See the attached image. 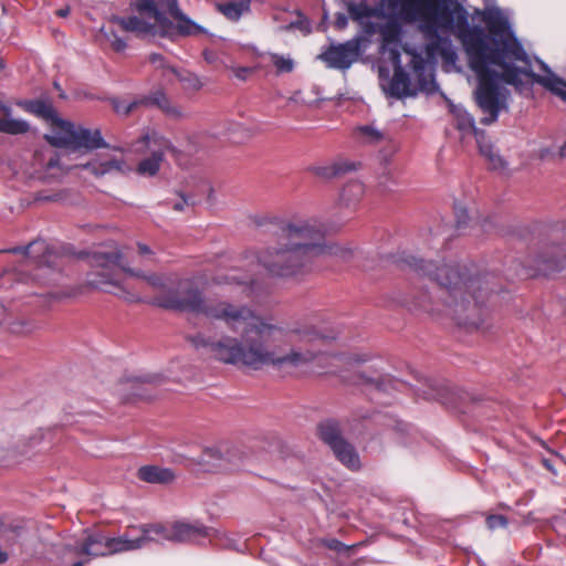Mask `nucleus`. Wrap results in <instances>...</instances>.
<instances>
[{"instance_id": "f257e3e1", "label": "nucleus", "mask_w": 566, "mask_h": 566, "mask_svg": "<svg viewBox=\"0 0 566 566\" xmlns=\"http://www.w3.org/2000/svg\"><path fill=\"white\" fill-rule=\"evenodd\" d=\"M382 4L399 10L411 20L422 23L423 32L431 38L439 33L455 34L475 72L479 85L475 101L485 114L481 123L496 122L506 106L507 91L501 82L516 84L521 75L533 80L526 52L514 36L510 23L499 9H486L481 18L490 35L480 27L468 25V13L457 0H380Z\"/></svg>"}, {"instance_id": "f03ea898", "label": "nucleus", "mask_w": 566, "mask_h": 566, "mask_svg": "<svg viewBox=\"0 0 566 566\" xmlns=\"http://www.w3.org/2000/svg\"><path fill=\"white\" fill-rule=\"evenodd\" d=\"M203 315L223 322L230 329L241 328L240 338L222 336L212 340L198 334L191 338L192 345L207 349L222 364L252 370L308 365L318 357L322 345L336 338V334L305 321H279L224 300L210 301Z\"/></svg>"}, {"instance_id": "7ed1b4c3", "label": "nucleus", "mask_w": 566, "mask_h": 566, "mask_svg": "<svg viewBox=\"0 0 566 566\" xmlns=\"http://www.w3.org/2000/svg\"><path fill=\"white\" fill-rule=\"evenodd\" d=\"M1 252L21 255V263L2 274V281L13 282L21 293L40 295L48 308L63 303L71 296L69 276L62 260L67 256V244L59 240L38 238L25 245L4 249Z\"/></svg>"}, {"instance_id": "20e7f679", "label": "nucleus", "mask_w": 566, "mask_h": 566, "mask_svg": "<svg viewBox=\"0 0 566 566\" xmlns=\"http://www.w3.org/2000/svg\"><path fill=\"white\" fill-rule=\"evenodd\" d=\"M323 230L314 220L296 219L285 222L276 233L275 244L256 254L258 263L271 276L294 277L304 274L312 260L331 254L344 260L352 252L335 244L323 245Z\"/></svg>"}, {"instance_id": "39448f33", "label": "nucleus", "mask_w": 566, "mask_h": 566, "mask_svg": "<svg viewBox=\"0 0 566 566\" xmlns=\"http://www.w3.org/2000/svg\"><path fill=\"white\" fill-rule=\"evenodd\" d=\"M402 262L410 270L438 282L439 298L459 324L475 328L484 325V314L478 305V298L490 291L484 276L473 274L467 265L436 264L411 254Z\"/></svg>"}, {"instance_id": "423d86ee", "label": "nucleus", "mask_w": 566, "mask_h": 566, "mask_svg": "<svg viewBox=\"0 0 566 566\" xmlns=\"http://www.w3.org/2000/svg\"><path fill=\"white\" fill-rule=\"evenodd\" d=\"M91 266L94 271L91 274L90 284L105 293L113 294L127 303H139L142 297L123 286L115 277L114 270L120 268L130 276L144 280L153 290L158 292L155 303L161 297L167 296L172 292L175 285L178 283V274L176 273H149L146 274L142 271H135L125 268L122 264V254L119 251H95L88 254Z\"/></svg>"}, {"instance_id": "0eeeda50", "label": "nucleus", "mask_w": 566, "mask_h": 566, "mask_svg": "<svg viewBox=\"0 0 566 566\" xmlns=\"http://www.w3.org/2000/svg\"><path fill=\"white\" fill-rule=\"evenodd\" d=\"M99 148H108L99 128L73 125V175L80 178L86 176L101 178L105 175L125 174L130 170L123 156L103 154L84 160V155ZM114 150L124 155L127 148L118 146L114 147Z\"/></svg>"}, {"instance_id": "6e6552de", "label": "nucleus", "mask_w": 566, "mask_h": 566, "mask_svg": "<svg viewBox=\"0 0 566 566\" xmlns=\"http://www.w3.org/2000/svg\"><path fill=\"white\" fill-rule=\"evenodd\" d=\"M143 541L140 536L132 538L126 534L120 537H107L97 530L87 528L77 545V554L98 557L135 551L143 547Z\"/></svg>"}, {"instance_id": "1a4fd4ad", "label": "nucleus", "mask_w": 566, "mask_h": 566, "mask_svg": "<svg viewBox=\"0 0 566 566\" xmlns=\"http://www.w3.org/2000/svg\"><path fill=\"white\" fill-rule=\"evenodd\" d=\"M25 112L45 120L50 133L44 135L48 143L54 147L71 146V120L62 119L53 104L48 98H35L20 102Z\"/></svg>"}, {"instance_id": "9d476101", "label": "nucleus", "mask_w": 566, "mask_h": 566, "mask_svg": "<svg viewBox=\"0 0 566 566\" xmlns=\"http://www.w3.org/2000/svg\"><path fill=\"white\" fill-rule=\"evenodd\" d=\"M136 153L149 151V156L142 159L136 171L138 175L144 177H154L160 170L161 164L165 158V154L172 149V145L169 139L159 134L156 130H147L144 133L135 143Z\"/></svg>"}, {"instance_id": "9b49d317", "label": "nucleus", "mask_w": 566, "mask_h": 566, "mask_svg": "<svg viewBox=\"0 0 566 566\" xmlns=\"http://www.w3.org/2000/svg\"><path fill=\"white\" fill-rule=\"evenodd\" d=\"M143 547L149 542H191L208 535L206 527L187 522H175L170 525L154 524L140 528Z\"/></svg>"}, {"instance_id": "f8f14e48", "label": "nucleus", "mask_w": 566, "mask_h": 566, "mask_svg": "<svg viewBox=\"0 0 566 566\" xmlns=\"http://www.w3.org/2000/svg\"><path fill=\"white\" fill-rule=\"evenodd\" d=\"M208 304L193 281L180 276L172 292L158 301V306L164 308L187 310L199 314H205Z\"/></svg>"}, {"instance_id": "ddd939ff", "label": "nucleus", "mask_w": 566, "mask_h": 566, "mask_svg": "<svg viewBox=\"0 0 566 566\" xmlns=\"http://www.w3.org/2000/svg\"><path fill=\"white\" fill-rule=\"evenodd\" d=\"M120 30L135 33L138 36H165L174 33L172 22L165 15L135 14L115 20Z\"/></svg>"}, {"instance_id": "4468645a", "label": "nucleus", "mask_w": 566, "mask_h": 566, "mask_svg": "<svg viewBox=\"0 0 566 566\" xmlns=\"http://www.w3.org/2000/svg\"><path fill=\"white\" fill-rule=\"evenodd\" d=\"M347 10L349 17L358 21L361 25L365 27L367 33H376L378 31V27L376 24L369 23L368 19L380 15V10L377 8H371L364 2L354 3L349 2L347 4ZM382 34L384 45L382 49L398 41L399 30L396 24H388L385 29H379Z\"/></svg>"}, {"instance_id": "2eb2a0df", "label": "nucleus", "mask_w": 566, "mask_h": 566, "mask_svg": "<svg viewBox=\"0 0 566 566\" xmlns=\"http://www.w3.org/2000/svg\"><path fill=\"white\" fill-rule=\"evenodd\" d=\"M149 61L157 70H161V75L167 77L168 81H170L171 77H176L181 83L184 90L196 92L203 86L202 81L197 74L167 65L159 54H151Z\"/></svg>"}, {"instance_id": "dca6fc26", "label": "nucleus", "mask_w": 566, "mask_h": 566, "mask_svg": "<svg viewBox=\"0 0 566 566\" xmlns=\"http://www.w3.org/2000/svg\"><path fill=\"white\" fill-rule=\"evenodd\" d=\"M242 460V453L229 443L222 442L203 450L201 462L214 465H238Z\"/></svg>"}, {"instance_id": "f3484780", "label": "nucleus", "mask_w": 566, "mask_h": 566, "mask_svg": "<svg viewBox=\"0 0 566 566\" xmlns=\"http://www.w3.org/2000/svg\"><path fill=\"white\" fill-rule=\"evenodd\" d=\"M566 261V244H545L537 253L535 263L537 271L548 274L558 270Z\"/></svg>"}, {"instance_id": "a211bd4d", "label": "nucleus", "mask_w": 566, "mask_h": 566, "mask_svg": "<svg viewBox=\"0 0 566 566\" xmlns=\"http://www.w3.org/2000/svg\"><path fill=\"white\" fill-rule=\"evenodd\" d=\"M358 52L355 45L346 43L331 46L321 55V59L334 69H348L357 60Z\"/></svg>"}, {"instance_id": "6ab92c4d", "label": "nucleus", "mask_w": 566, "mask_h": 566, "mask_svg": "<svg viewBox=\"0 0 566 566\" xmlns=\"http://www.w3.org/2000/svg\"><path fill=\"white\" fill-rule=\"evenodd\" d=\"M213 281L218 285L237 287L245 297H251L256 292V281L252 276H242L234 270L217 275Z\"/></svg>"}, {"instance_id": "aec40b11", "label": "nucleus", "mask_w": 566, "mask_h": 566, "mask_svg": "<svg viewBox=\"0 0 566 566\" xmlns=\"http://www.w3.org/2000/svg\"><path fill=\"white\" fill-rule=\"evenodd\" d=\"M390 59L395 64V72L389 83L388 92L395 97L407 96L410 94L409 77L400 65L399 52L396 49H390Z\"/></svg>"}, {"instance_id": "412c9836", "label": "nucleus", "mask_w": 566, "mask_h": 566, "mask_svg": "<svg viewBox=\"0 0 566 566\" xmlns=\"http://www.w3.org/2000/svg\"><path fill=\"white\" fill-rule=\"evenodd\" d=\"M356 169V164L346 159H338L326 165L313 166L310 171L316 177L333 179L344 176Z\"/></svg>"}, {"instance_id": "4be33fe9", "label": "nucleus", "mask_w": 566, "mask_h": 566, "mask_svg": "<svg viewBox=\"0 0 566 566\" xmlns=\"http://www.w3.org/2000/svg\"><path fill=\"white\" fill-rule=\"evenodd\" d=\"M544 74H533V81L566 102V82L543 65Z\"/></svg>"}, {"instance_id": "5701e85b", "label": "nucleus", "mask_w": 566, "mask_h": 566, "mask_svg": "<svg viewBox=\"0 0 566 566\" xmlns=\"http://www.w3.org/2000/svg\"><path fill=\"white\" fill-rule=\"evenodd\" d=\"M137 476L147 483L168 484L175 481V473L167 468L145 465L138 469Z\"/></svg>"}, {"instance_id": "b1692460", "label": "nucleus", "mask_w": 566, "mask_h": 566, "mask_svg": "<svg viewBox=\"0 0 566 566\" xmlns=\"http://www.w3.org/2000/svg\"><path fill=\"white\" fill-rule=\"evenodd\" d=\"M339 462L350 470L360 468V460L356 449L345 439L338 441L331 448Z\"/></svg>"}, {"instance_id": "393cba45", "label": "nucleus", "mask_w": 566, "mask_h": 566, "mask_svg": "<svg viewBox=\"0 0 566 566\" xmlns=\"http://www.w3.org/2000/svg\"><path fill=\"white\" fill-rule=\"evenodd\" d=\"M149 106H157L169 118L181 119L186 116L185 112L178 105L171 103L163 92H156L148 96Z\"/></svg>"}, {"instance_id": "a878e982", "label": "nucleus", "mask_w": 566, "mask_h": 566, "mask_svg": "<svg viewBox=\"0 0 566 566\" xmlns=\"http://www.w3.org/2000/svg\"><path fill=\"white\" fill-rule=\"evenodd\" d=\"M149 106H157L169 118L181 119L186 116L185 112L178 105L171 103L163 92H156L148 96Z\"/></svg>"}, {"instance_id": "bb28decb", "label": "nucleus", "mask_w": 566, "mask_h": 566, "mask_svg": "<svg viewBox=\"0 0 566 566\" xmlns=\"http://www.w3.org/2000/svg\"><path fill=\"white\" fill-rule=\"evenodd\" d=\"M149 106H157L169 118L181 119L186 116L185 112L178 105L171 103L163 92H156L148 96Z\"/></svg>"}, {"instance_id": "cd10ccee", "label": "nucleus", "mask_w": 566, "mask_h": 566, "mask_svg": "<svg viewBox=\"0 0 566 566\" xmlns=\"http://www.w3.org/2000/svg\"><path fill=\"white\" fill-rule=\"evenodd\" d=\"M418 392L422 395L424 399H433L443 403H452L451 398H449V395L451 394L450 389L436 381H427L423 385V388H418Z\"/></svg>"}, {"instance_id": "c85d7f7f", "label": "nucleus", "mask_w": 566, "mask_h": 566, "mask_svg": "<svg viewBox=\"0 0 566 566\" xmlns=\"http://www.w3.org/2000/svg\"><path fill=\"white\" fill-rule=\"evenodd\" d=\"M318 436L329 448L344 439L339 424L333 420L324 421L318 426Z\"/></svg>"}, {"instance_id": "c756f323", "label": "nucleus", "mask_w": 566, "mask_h": 566, "mask_svg": "<svg viewBox=\"0 0 566 566\" xmlns=\"http://www.w3.org/2000/svg\"><path fill=\"white\" fill-rule=\"evenodd\" d=\"M365 187L360 181L352 180L342 190L340 201L350 207L356 205L364 196Z\"/></svg>"}, {"instance_id": "7c9ffc66", "label": "nucleus", "mask_w": 566, "mask_h": 566, "mask_svg": "<svg viewBox=\"0 0 566 566\" xmlns=\"http://www.w3.org/2000/svg\"><path fill=\"white\" fill-rule=\"evenodd\" d=\"M69 174H70V169L67 167H62L60 164L59 155H55V156L51 157L46 164L44 178L49 182H54V181L61 182L65 178L69 177Z\"/></svg>"}, {"instance_id": "2f4dec72", "label": "nucleus", "mask_w": 566, "mask_h": 566, "mask_svg": "<svg viewBox=\"0 0 566 566\" xmlns=\"http://www.w3.org/2000/svg\"><path fill=\"white\" fill-rule=\"evenodd\" d=\"M30 130V124L24 119L4 116L0 120V133L8 135H23Z\"/></svg>"}, {"instance_id": "473e14b6", "label": "nucleus", "mask_w": 566, "mask_h": 566, "mask_svg": "<svg viewBox=\"0 0 566 566\" xmlns=\"http://www.w3.org/2000/svg\"><path fill=\"white\" fill-rule=\"evenodd\" d=\"M175 18L177 19V23H172L174 33L168 35L169 38L174 35H193L201 31V28L196 24L193 21L189 20L185 14L177 11L175 13Z\"/></svg>"}, {"instance_id": "72a5a7b5", "label": "nucleus", "mask_w": 566, "mask_h": 566, "mask_svg": "<svg viewBox=\"0 0 566 566\" xmlns=\"http://www.w3.org/2000/svg\"><path fill=\"white\" fill-rule=\"evenodd\" d=\"M218 8L228 19L237 21L243 13L249 11L250 0L231 1L224 4H219Z\"/></svg>"}, {"instance_id": "f704fd0d", "label": "nucleus", "mask_w": 566, "mask_h": 566, "mask_svg": "<svg viewBox=\"0 0 566 566\" xmlns=\"http://www.w3.org/2000/svg\"><path fill=\"white\" fill-rule=\"evenodd\" d=\"M117 18H113L109 20L107 25L102 27L101 32L105 40L109 43V45L117 52L124 51L126 48V43L123 39H120L116 31L115 27H118V23L115 22Z\"/></svg>"}, {"instance_id": "c9c22d12", "label": "nucleus", "mask_w": 566, "mask_h": 566, "mask_svg": "<svg viewBox=\"0 0 566 566\" xmlns=\"http://www.w3.org/2000/svg\"><path fill=\"white\" fill-rule=\"evenodd\" d=\"M357 137L365 144H377L385 138V134L373 125L359 126L355 129Z\"/></svg>"}, {"instance_id": "e433bc0d", "label": "nucleus", "mask_w": 566, "mask_h": 566, "mask_svg": "<svg viewBox=\"0 0 566 566\" xmlns=\"http://www.w3.org/2000/svg\"><path fill=\"white\" fill-rule=\"evenodd\" d=\"M268 59L279 74L291 73L294 70V61L290 55L269 53Z\"/></svg>"}, {"instance_id": "4c0bfd02", "label": "nucleus", "mask_w": 566, "mask_h": 566, "mask_svg": "<svg viewBox=\"0 0 566 566\" xmlns=\"http://www.w3.org/2000/svg\"><path fill=\"white\" fill-rule=\"evenodd\" d=\"M6 325L8 329L14 334H29L39 327L38 324L31 319L6 322Z\"/></svg>"}, {"instance_id": "58836bf2", "label": "nucleus", "mask_w": 566, "mask_h": 566, "mask_svg": "<svg viewBox=\"0 0 566 566\" xmlns=\"http://www.w3.org/2000/svg\"><path fill=\"white\" fill-rule=\"evenodd\" d=\"M458 127L462 130H471L478 143L480 144V138L482 137L483 135V132L482 130H479L476 127H475V124H474V119L472 116H470L469 114L464 113L463 115H461L459 117V120H458Z\"/></svg>"}, {"instance_id": "ea45409f", "label": "nucleus", "mask_w": 566, "mask_h": 566, "mask_svg": "<svg viewBox=\"0 0 566 566\" xmlns=\"http://www.w3.org/2000/svg\"><path fill=\"white\" fill-rule=\"evenodd\" d=\"M137 13L143 15H164L158 11L154 0H138L136 3Z\"/></svg>"}, {"instance_id": "a19ab883", "label": "nucleus", "mask_w": 566, "mask_h": 566, "mask_svg": "<svg viewBox=\"0 0 566 566\" xmlns=\"http://www.w3.org/2000/svg\"><path fill=\"white\" fill-rule=\"evenodd\" d=\"M481 153L490 159V164L493 169H500L504 167L503 159L493 151L491 146H483L481 143L479 144Z\"/></svg>"}, {"instance_id": "79ce46f5", "label": "nucleus", "mask_w": 566, "mask_h": 566, "mask_svg": "<svg viewBox=\"0 0 566 566\" xmlns=\"http://www.w3.org/2000/svg\"><path fill=\"white\" fill-rule=\"evenodd\" d=\"M361 384H375L377 388L381 390H387V382L392 384L394 388H399L402 384L398 380H392L391 378L386 379H374V378H367L364 375L360 376Z\"/></svg>"}, {"instance_id": "37998d69", "label": "nucleus", "mask_w": 566, "mask_h": 566, "mask_svg": "<svg viewBox=\"0 0 566 566\" xmlns=\"http://www.w3.org/2000/svg\"><path fill=\"white\" fill-rule=\"evenodd\" d=\"M109 103L117 115L126 117L130 114L128 101L112 97L109 98Z\"/></svg>"}, {"instance_id": "c03bdc74", "label": "nucleus", "mask_w": 566, "mask_h": 566, "mask_svg": "<svg viewBox=\"0 0 566 566\" xmlns=\"http://www.w3.org/2000/svg\"><path fill=\"white\" fill-rule=\"evenodd\" d=\"M509 522L503 515H490L486 518V525L490 530L505 528Z\"/></svg>"}, {"instance_id": "a18cd8bd", "label": "nucleus", "mask_w": 566, "mask_h": 566, "mask_svg": "<svg viewBox=\"0 0 566 566\" xmlns=\"http://www.w3.org/2000/svg\"><path fill=\"white\" fill-rule=\"evenodd\" d=\"M324 545L332 549V551H335V552H338V553H342V552H347L356 546H358L359 544H355V545H352V546H347L345 544H343L342 542H339L338 539H335V538H331V539H326L324 541Z\"/></svg>"}, {"instance_id": "49530a36", "label": "nucleus", "mask_w": 566, "mask_h": 566, "mask_svg": "<svg viewBox=\"0 0 566 566\" xmlns=\"http://www.w3.org/2000/svg\"><path fill=\"white\" fill-rule=\"evenodd\" d=\"M455 217H457V227L459 229L463 228L470 219L468 209L465 207H463L462 205H459L455 207Z\"/></svg>"}, {"instance_id": "de8ad7c7", "label": "nucleus", "mask_w": 566, "mask_h": 566, "mask_svg": "<svg viewBox=\"0 0 566 566\" xmlns=\"http://www.w3.org/2000/svg\"><path fill=\"white\" fill-rule=\"evenodd\" d=\"M230 69L233 75L241 81H245L253 73V69L247 66H231Z\"/></svg>"}, {"instance_id": "09e8293b", "label": "nucleus", "mask_w": 566, "mask_h": 566, "mask_svg": "<svg viewBox=\"0 0 566 566\" xmlns=\"http://www.w3.org/2000/svg\"><path fill=\"white\" fill-rule=\"evenodd\" d=\"M128 106H129L130 114L133 112L137 111L138 108L149 107L148 96H143V97L134 98L133 101L128 102Z\"/></svg>"}, {"instance_id": "8fccbe9b", "label": "nucleus", "mask_w": 566, "mask_h": 566, "mask_svg": "<svg viewBox=\"0 0 566 566\" xmlns=\"http://www.w3.org/2000/svg\"><path fill=\"white\" fill-rule=\"evenodd\" d=\"M65 195H66V192L64 190L55 192L53 195L39 193L36 196V199L40 201H61L64 199Z\"/></svg>"}, {"instance_id": "3c124183", "label": "nucleus", "mask_w": 566, "mask_h": 566, "mask_svg": "<svg viewBox=\"0 0 566 566\" xmlns=\"http://www.w3.org/2000/svg\"><path fill=\"white\" fill-rule=\"evenodd\" d=\"M335 25L338 29H344L347 25V17L345 14H337L335 20Z\"/></svg>"}, {"instance_id": "603ef678", "label": "nucleus", "mask_w": 566, "mask_h": 566, "mask_svg": "<svg viewBox=\"0 0 566 566\" xmlns=\"http://www.w3.org/2000/svg\"><path fill=\"white\" fill-rule=\"evenodd\" d=\"M137 249H138V253L142 255H151L153 254V251L150 250V248L144 243H138Z\"/></svg>"}, {"instance_id": "864d4df0", "label": "nucleus", "mask_w": 566, "mask_h": 566, "mask_svg": "<svg viewBox=\"0 0 566 566\" xmlns=\"http://www.w3.org/2000/svg\"><path fill=\"white\" fill-rule=\"evenodd\" d=\"M0 114H3L4 116H11L12 115L11 106L0 101Z\"/></svg>"}, {"instance_id": "5fc2aeb1", "label": "nucleus", "mask_w": 566, "mask_h": 566, "mask_svg": "<svg viewBox=\"0 0 566 566\" xmlns=\"http://www.w3.org/2000/svg\"><path fill=\"white\" fill-rule=\"evenodd\" d=\"M203 57L205 60L208 62V63H214L216 60H217V55L216 53L211 52V51H203Z\"/></svg>"}, {"instance_id": "6e6d98bb", "label": "nucleus", "mask_w": 566, "mask_h": 566, "mask_svg": "<svg viewBox=\"0 0 566 566\" xmlns=\"http://www.w3.org/2000/svg\"><path fill=\"white\" fill-rule=\"evenodd\" d=\"M53 36H54L55 41L59 43H63L66 38L65 34L60 32L59 30L53 31Z\"/></svg>"}, {"instance_id": "4d7b16f0", "label": "nucleus", "mask_w": 566, "mask_h": 566, "mask_svg": "<svg viewBox=\"0 0 566 566\" xmlns=\"http://www.w3.org/2000/svg\"><path fill=\"white\" fill-rule=\"evenodd\" d=\"M187 200L186 199H182V201H179L177 203L174 205V209L177 210V211H182L184 210V207L187 205Z\"/></svg>"}, {"instance_id": "13d9d810", "label": "nucleus", "mask_w": 566, "mask_h": 566, "mask_svg": "<svg viewBox=\"0 0 566 566\" xmlns=\"http://www.w3.org/2000/svg\"><path fill=\"white\" fill-rule=\"evenodd\" d=\"M70 10H71V8L69 6H66L65 8L57 10L56 13H57V15L65 18L70 13Z\"/></svg>"}, {"instance_id": "bf43d9fd", "label": "nucleus", "mask_w": 566, "mask_h": 566, "mask_svg": "<svg viewBox=\"0 0 566 566\" xmlns=\"http://www.w3.org/2000/svg\"><path fill=\"white\" fill-rule=\"evenodd\" d=\"M9 559V555L0 547V565L4 564Z\"/></svg>"}, {"instance_id": "052dcab7", "label": "nucleus", "mask_w": 566, "mask_h": 566, "mask_svg": "<svg viewBox=\"0 0 566 566\" xmlns=\"http://www.w3.org/2000/svg\"><path fill=\"white\" fill-rule=\"evenodd\" d=\"M41 439H42V436H41V437H39V438H38V437H33V438H31V442H30V443H31V446L33 447V446L38 444V443L40 442V440H41Z\"/></svg>"}, {"instance_id": "680f3d73", "label": "nucleus", "mask_w": 566, "mask_h": 566, "mask_svg": "<svg viewBox=\"0 0 566 566\" xmlns=\"http://www.w3.org/2000/svg\"><path fill=\"white\" fill-rule=\"evenodd\" d=\"M12 530H13V532H14L18 536H20V535H21V532L23 531V528H22L21 526H14Z\"/></svg>"}, {"instance_id": "e2e57ef3", "label": "nucleus", "mask_w": 566, "mask_h": 566, "mask_svg": "<svg viewBox=\"0 0 566 566\" xmlns=\"http://www.w3.org/2000/svg\"><path fill=\"white\" fill-rule=\"evenodd\" d=\"M565 149H566V140L564 146L560 148V157L563 158L565 156Z\"/></svg>"}, {"instance_id": "0e129e2a", "label": "nucleus", "mask_w": 566, "mask_h": 566, "mask_svg": "<svg viewBox=\"0 0 566 566\" xmlns=\"http://www.w3.org/2000/svg\"><path fill=\"white\" fill-rule=\"evenodd\" d=\"M74 256H76L78 259H82V258H84V253L83 252H80V253H76V254L73 253V258Z\"/></svg>"}, {"instance_id": "69168bd1", "label": "nucleus", "mask_w": 566, "mask_h": 566, "mask_svg": "<svg viewBox=\"0 0 566 566\" xmlns=\"http://www.w3.org/2000/svg\"><path fill=\"white\" fill-rule=\"evenodd\" d=\"M73 566H83L82 562L75 563Z\"/></svg>"}, {"instance_id": "338daca9", "label": "nucleus", "mask_w": 566, "mask_h": 566, "mask_svg": "<svg viewBox=\"0 0 566 566\" xmlns=\"http://www.w3.org/2000/svg\"><path fill=\"white\" fill-rule=\"evenodd\" d=\"M4 67L3 63L0 61V71Z\"/></svg>"}, {"instance_id": "774afa93", "label": "nucleus", "mask_w": 566, "mask_h": 566, "mask_svg": "<svg viewBox=\"0 0 566 566\" xmlns=\"http://www.w3.org/2000/svg\"><path fill=\"white\" fill-rule=\"evenodd\" d=\"M545 465H546L548 469H551V464H548V462H547V461H545Z\"/></svg>"}]
</instances>
